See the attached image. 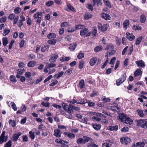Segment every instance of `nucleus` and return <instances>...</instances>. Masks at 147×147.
Instances as JSON below:
<instances>
[{
    "label": "nucleus",
    "mask_w": 147,
    "mask_h": 147,
    "mask_svg": "<svg viewBox=\"0 0 147 147\" xmlns=\"http://www.w3.org/2000/svg\"><path fill=\"white\" fill-rule=\"evenodd\" d=\"M83 139L82 138H80L76 140V142L78 144H84L88 142L89 141L92 142L93 141V139L92 138L84 136H83Z\"/></svg>",
    "instance_id": "nucleus-1"
},
{
    "label": "nucleus",
    "mask_w": 147,
    "mask_h": 147,
    "mask_svg": "<svg viewBox=\"0 0 147 147\" xmlns=\"http://www.w3.org/2000/svg\"><path fill=\"white\" fill-rule=\"evenodd\" d=\"M118 117L121 120V121L127 124H129L130 122H133L129 117H127L125 114L122 113L119 115L118 116Z\"/></svg>",
    "instance_id": "nucleus-2"
},
{
    "label": "nucleus",
    "mask_w": 147,
    "mask_h": 147,
    "mask_svg": "<svg viewBox=\"0 0 147 147\" xmlns=\"http://www.w3.org/2000/svg\"><path fill=\"white\" fill-rule=\"evenodd\" d=\"M127 76L126 72L124 73L121 76V77L117 80L116 81L117 86H119L125 80Z\"/></svg>",
    "instance_id": "nucleus-3"
},
{
    "label": "nucleus",
    "mask_w": 147,
    "mask_h": 147,
    "mask_svg": "<svg viewBox=\"0 0 147 147\" xmlns=\"http://www.w3.org/2000/svg\"><path fill=\"white\" fill-rule=\"evenodd\" d=\"M138 126H140L142 128H146L147 125V119H139L137 121Z\"/></svg>",
    "instance_id": "nucleus-4"
},
{
    "label": "nucleus",
    "mask_w": 147,
    "mask_h": 147,
    "mask_svg": "<svg viewBox=\"0 0 147 147\" xmlns=\"http://www.w3.org/2000/svg\"><path fill=\"white\" fill-rule=\"evenodd\" d=\"M108 26L107 24H104L103 25L99 22L98 24V28L99 30L105 32L107 29Z\"/></svg>",
    "instance_id": "nucleus-5"
},
{
    "label": "nucleus",
    "mask_w": 147,
    "mask_h": 147,
    "mask_svg": "<svg viewBox=\"0 0 147 147\" xmlns=\"http://www.w3.org/2000/svg\"><path fill=\"white\" fill-rule=\"evenodd\" d=\"M120 142L121 144L127 145L131 142V139L127 137H124L120 139Z\"/></svg>",
    "instance_id": "nucleus-6"
},
{
    "label": "nucleus",
    "mask_w": 147,
    "mask_h": 147,
    "mask_svg": "<svg viewBox=\"0 0 147 147\" xmlns=\"http://www.w3.org/2000/svg\"><path fill=\"white\" fill-rule=\"evenodd\" d=\"M138 67L141 68H144L145 66L144 62L142 60L137 61L135 62Z\"/></svg>",
    "instance_id": "nucleus-7"
},
{
    "label": "nucleus",
    "mask_w": 147,
    "mask_h": 147,
    "mask_svg": "<svg viewBox=\"0 0 147 147\" xmlns=\"http://www.w3.org/2000/svg\"><path fill=\"white\" fill-rule=\"evenodd\" d=\"M126 35L127 38L130 41L133 40L135 38V36L132 33L129 32L126 33Z\"/></svg>",
    "instance_id": "nucleus-8"
},
{
    "label": "nucleus",
    "mask_w": 147,
    "mask_h": 147,
    "mask_svg": "<svg viewBox=\"0 0 147 147\" xmlns=\"http://www.w3.org/2000/svg\"><path fill=\"white\" fill-rule=\"evenodd\" d=\"M62 105L63 106V108L64 110L66 111H68L70 113H71V112H73V110H72L69 106H68L67 105L66 103H62Z\"/></svg>",
    "instance_id": "nucleus-9"
},
{
    "label": "nucleus",
    "mask_w": 147,
    "mask_h": 147,
    "mask_svg": "<svg viewBox=\"0 0 147 147\" xmlns=\"http://www.w3.org/2000/svg\"><path fill=\"white\" fill-rule=\"evenodd\" d=\"M62 134V132L59 129H56L54 130L53 135L58 138L61 137Z\"/></svg>",
    "instance_id": "nucleus-10"
},
{
    "label": "nucleus",
    "mask_w": 147,
    "mask_h": 147,
    "mask_svg": "<svg viewBox=\"0 0 147 147\" xmlns=\"http://www.w3.org/2000/svg\"><path fill=\"white\" fill-rule=\"evenodd\" d=\"M5 132L3 131L0 136V144H1L4 142H6L5 141Z\"/></svg>",
    "instance_id": "nucleus-11"
},
{
    "label": "nucleus",
    "mask_w": 147,
    "mask_h": 147,
    "mask_svg": "<svg viewBox=\"0 0 147 147\" xmlns=\"http://www.w3.org/2000/svg\"><path fill=\"white\" fill-rule=\"evenodd\" d=\"M22 134V133L20 132H18L17 134H14L12 136L13 141H17L19 137Z\"/></svg>",
    "instance_id": "nucleus-12"
},
{
    "label": "nucleus",
    "mask_w": 147,
    "mask_h": 147,
    "mask_svg": "<svg viewBox=\"0 0 147 147\" xmlns=\"http://www.w3.org/2000/svg\"><path fill=\"white\" fill-rule=\"evenodd\" d=\"M101 17L102 18H104L106 20H110L111 18V17L109 14L105 13H102L101 14Z\"/></svg>",
    "instance_id": "nucleus-13"
},
{
    "label": "nucleus",
    "mask_w": 147,
    "mask_h": 147,
    "mask_svg": "<svg viewBox=\"0 0 147 147\" xmlns=\"http://www.w3.org/2000/svg\"><path fill=\"white\" fill-rule=\"evenodd\" d=\"M141 68L138 69H137L134 73V76L135 77H138L139 76H141L142 74V71H141Z\"/></svg>",
    "instance_id": "nucleus-14"
},
{
    "label": "nucleus",
    "mask_w": 147,
    "mask_h": 147,
    "mask_svg": "<svg viewBox=\"0 0 147 147\" xmlns=\"http://www.w3.org/2000/svg\"><path fill=\"white\" fill-rule=\"evenodd\" d=\"M97 58L95 57L91 58L89 61V64L91 66H94L96 62Z\"/></svg>",
    "instance_id": "nucleus-15"
},
{
    "label": "nucleus",
    "mask_w": 147,
    "mask_h": 147,
    "mask_svg": "<svg viewBox=\"0 0 147 147\" xmlns=\"http://www.w3.org/2000/svg\"><path fill=\"white\" fill-rule=\"evenodd\" d=\"M88 31V28H84L82 29L80 31V34L82 36L85 35Z\"/></svg>",
    "instance_id": "nucleus-16"
},
{
    "label": "nucleus",
    "mask_w": 147,
    "mask_h": 147,
    "mask_svg": "<svg viewBox=\"0 0 147 147\" xmlns=\"http://www.w3.org/2000/svg\"><path fill=\"white\" fill-rule=\"evenodd\" d=\"M130 24L129 20H125L123 23V28L125 30L127 29L128 26H129Z\"/></svg>",
    "instance_id": "nucleus-17"
},
{
    "label": "nucleus",
    "mask_w": 147,
    "mask_h": 147,
    "mask_svg": "<svg viewBox=\"0 0 147 147\" xmlns=\"http://www.w3.org/2000/svg\"><path fill=\"white\" fill-rule=\"evenodd\" d=\"M92 15L90 14L89 12H86L84 14V18L85 20H88L92 18Z\"/></svg>",
    "instance_id": "nucleus-18"
},
{
    "label": "nucleus",
    "mask_w": 147,
    "mask_h": 147,
    "mask_svg": "<svg viewBox=\"0 0 147 147\" xmlns=\"http://www.w3.org/2000/svg\"><path fill=\"white\" fill-rule=\"evenodd\" d=\"M92 125L94 129L97 131L100 130L101 127V125L96 123H92Z\"/></svg>",
    "instance_id": "nucleus-19"
},
{
    "label": "nucleus",
    "mask_w": 147,
    "mask_h": 147,
    "mask_svg": "<svg viewBox=\"0 0 147 147\" xmlns=\"http://www.w3.org/2000/svg\"><path fill=\"white\" fill-rule=\"evenodd\" d=\"M107 129L111 131H117L118 130V127L117 125L115 126H109L107 127Z\"/></svg>",
    "instance_id": "nucleus-20"
},
{
    "label": "nucleus",
    "mask_w": 147,
    "mask_h": 147,
    "mask_svg": "<svg viewBox=\"0 0 147 147\" xmlns=\"http://www.w3.org/2000/svg\"><path fill=\"white\" fill-rule=\"evenodd\" d=\"M58 57L59 56L58 54H55L49 59V61L51 62L54 63L56 61Z\"/></svg>",
    "instance_id": "nucleus-21"
},
{
    "label": "nucleus",
    "mask_w": 147,
    "mask_h": 147,
    "mask_svg": "<svg viewBox=\"0 0 147 147\" xmlns=\"http://www.w3.org/2000/svg\"><path fill=\"white\" fill-rule=\"evenodd\" d=\"M143 111L144 110L138 109L136 110V112L140 117H143L145 116V114L144 113Z\"/></svg>",
    "instance_id": "nucleus-22"
},
{
    "label": "nucleus",
    "mask_w": 147,
    "mask_h": 147,
    "mask_svg": "<svg viewBox=\"0 0 147 147\" xmlns=\"http://www.w3.org/2000/svg\"><path fill=\"white\" fill-rule=\"evenodd\" d=\"M64 134L71 139L74 138L75 137V135L74 134L70 132H64Z\"/></svg>",
    "instance_id": "nucleus-23"
},
{
    "label": "nucleus",
    "mask_w": 147,
    "mask_h": 147,
    "mask_svg": "<svg viewBox=\"0 0 147 147\" xmlns=\"http://www.w3.org/2000/svg\"><path fill=\"white\" fill-rule=\"evenodd\" d=\"M49 45H45L42 46L41 49V51L42 52L45 51L49 48Z\"/></svg>",
    "instance_id": "nucleus-24"
},
{
    "label": "nucleus",
    "mask_w": 147,
    "mask_h": 147,
    "mask_svg": "<svg viewBox=\"0 0 147 147\" xmlns=\"http://www.w3.org/2000/svg\"><path fill=\"white\" fill-rule=\"evenodd\" d=\"M67 6L69 9L70 11H72L74 12H76V9L70 3H67Z\"/></svg>",
    "instance_id": "nucleus-25"
},
{
    "label": "nucleus",
    "mask_w": 147,
    "mask_h": 147,
    "mask_svg": "<svg viewBox=\"0 0 147 147\" xmlns=\"http://www.w3.org/2000/svg\"><path fill=\"white\" fill-rule=\"evenodd\" d=\"M36 63V62L34 61H29L28 63L27 66L30 67H33L35 65Z\"/></svg>",
    "instance_id": "nucleus-26"
},
{
    "label": "nucleus",
    "mask_w": 147,
    "mask_h": 147,
    "mask_svg": "<svg viewBox=\"0 0 147 147\" xmlns=\"http://www.w3.org/2000/svg\"><path fill=\"white\" fill-rule=\"evenodd\" d=\"M57 40L55 39H53L51 40H49L47 41V43L52 45H55L56 43Z\"/></svg>",
    "instance_id": "nucleus-27"
},
{
    "label": "nucleus",
    "mask_w": 147,
    "mask_h": 147,
    "mask_svg": "<svg viewBox=\"0 0 147 147\" xmlns=\"http://www.w3.org/2000/svg\"><path fill=\"white\" fill-rule=\"evenodd\" d=\"M114 47L113 45L110 44L108 45L105 49V50L107 51H109L114 49Z\"/></svg>",
    "instance_id": "nucleus-28"
},
{
    "label": "nucleus",
    "mask_w": 147,
    "mask_h": 147,
    "mask_svg": "<svg viewBox=\"0 0 147 147\" xmlns=\"http://www.w3.org/2000/svg\"><path fill=\"white\" fill-rule=\"evenodd\" d=\"M101 99L104 103L109 102L111 101V99L109 98H106L105 96H103Z\"/></svg>",
    "instance_id": "nucleus-29"
},
{
    "label": "nucleus",
    "mask_w": 147,
    "mask_h": 147,
    "mask_svg": "<svg viewBox=\"0 0 147 147\" xmlns=\"http://www.w3.org/2000/svg\"><path fill=\"white\" fill-rule=\"evenodd\" d=\"M140 21L141 23H144L146 20V17L144 14H142L140 16Z\"/></svg>",
    "instance_id": "nucleus-30"
},
{
    "label": "nucleus",
    "mask_w": 147,
    "mask_h": 147,
    "mask_svg": "<svg viewBox=\"0 0 147 147\" xmlns=\"http://www.w3.org/2000/svg\"><path fill=\"white\" fill-rule=\"evenodd\" d=\"M102 47L101 45H99L96 47L94 49V51L96 52H98L102 51Z\"/></svg>",
    "instance_id": "nucleus-31"
},
{
    "label": "nucleus",
    "mask_w": 147,
    "mask_h": 147,
    "mask_svg": "<svg viewBox=\"0 0 147 147\" xmlns=\"http://www.w3.org/2000/svg\"><path fill=\"white\" fill-rule=\"evenodd\" d=\"M143 37L142 36H140L136 40L135 44L136 45H138L140 44L143 39Z\"/></svg>",
    "instance_id": "nucleus-32"
},
{
    "label": "nucleus",
    "mask_w": 147,
    "mask_h": 147,
    "mask_svg": "<svg viewBox=\"0 0 147 147\" xmlns=\"http://www.w3.org/2000/svg\"><path fill=\"white\" fill-rule=\"evenodd\" d=\"M77 46V44L76 43L71 44L69 47V49L73 51L74 50Z\"/></svg>",
    "instance_id": "nucleus-33"
},
{
    "label": "nucleus",
    "mask_w": 147,
    "mask_h": 147,
    "mask_svg": "<svg viewBox=\"0 0 147 147\" xmlns=\"http://www.w3.org/2000/svg\"><path fill=\"white\" fill-rule=\"evenodd\" d=\"M47 37L48 39H51L52 38H56V35L55 33H51L47 35Z\"/></svg>",
    "instance_id": "nucleus-34"
},
{
    "label": "nucleus",
    "mask_w": 147,
    "mask_h": 147,
    "mask_svg": "<svg viewBox=\"0 0 147 147\" xmlns=\"http://www.w3.org/2000/svg\"><path fill=\"white\" fill-rule=\"evenodd\" d=\"M2 42L3 45L5 46L8 43V40L7 38L3 37L2 38Z\"/></svg>",
    "instance_id": "nucleus-35"
},
{
    "label": "nucleus",
    "mask_w": 147,
    "mask_h": 147,
    "mask_svg": "<svg viewBox=\"0 0 147 147\" xmlns=\"http://www.w3.org/2000/svg\"><path fill=\"white\" fill-rule=\"evenodd\" d=\"M84 81L82 79L79 82V85L80 88H84L85 86V84L84 83Z\"/></svg>",
    "instance_id": "nucleus-36"
},
{
    "label": "nucleus",
    "mask_w": 147,
    "mask_h": 147,
    "mask_svg": "<svg viewBox=\"0 0 147 147\" xmlns=\"http://www.w3.org/2000/svg\"><path fill=\"white\" fill-rule=\"evenodd\" d=\"M9 122V125L13 127H14L16 126V122L14 120H13L11 119H10Z\"/></svg>",
    "instance_id": "nucleus-37"
},
{
    "label": "nucleus",
    "mask_w": 147,
    "mask_h": 147,
    "mask_svg": "<svg viewBox=\"0 0 147 147\" xmlns=\"http://www.w3.org/2000/svg\"><path fill=\"white\" fill-rule=\"evenodd\" d=\"M104 4L109 8L111 7V5L108 0H103Z\"/></svg>",
    "instance_id": "nucleus-38"
},
{
    "label": "nucleus",
    "mask_w": 147,
    "mask_h": 147,
    "mask_svg": "<svg viewBox=\"0 0 147 147\" xmlns=\"http://www.w3.org/2000/svg\"><path fill=\"white\" fill-rule=\"evenodd\" d=\"M84 26L81 24H78L76 25L75 26V31L80 29H82L84 28Z\"/></svg>",
    "instance_id": "nucleus-39"
},
{
    "label": "nucleus",
    "mask_w": 147,
    "mask_h": 147,
    "mask_svg": "<svg viewBox=\"0 0 147 147\" xmlns=\"http://www.w3.org/2000/svg\"><path fill=\"white\" fill-rule=\"evenodd\" d=\"M145 143L143 142H137L136 143V147H144Z\"/></svg>",
    "instance_id": "nucleus-40"
},
{
    "label": "nucleus",
    "mask_w": 147,
    "mask_h": 147,
    "mask_svg": "<svg viewBox=\"0 0 147 147\" xmlns=\"http://www.w3.org/2000/svg\"><path fill=\"white\" fill-rule=\"evenodd\" d=\"M64 72L63 71H61L59 73H57V74H55L54 75V78L57 76V79H58L59 78L61 77L63 74Z\"/></svg>",
    "instance_id": "nucleus-41"
},
{
    "label": "nucleus",
    "mask_w": 147,
    "mask_h": 147,
    "mask_svg": "<svg viewBox=\"0 0 147 147\" xmlns=\"http://www.w3.org/2000/svg\"><path fill=\"white\" fill-rule=\"evenodd\" d=\"M84 56V54L83 53H80L78 54L77 56V58L80 59L83 58Z\"/></svg>",
    "instance_id": "nucleus-42"
},
{
    "label": "nucleus",
    "mask_w": 147,
    "mask_h": 147,
    "mask_svg": "<svg viewBox=\"0 0 147 147\" xmlns=\"http://www.w3.org/2000/svg\"><path fill=\"white\" fill-rule=\"evenodd\" d=\"M11 140H9L5 144L4 147H11Z\"/></svg>",
    "instance_id": "nucleus-43"
},
{
    "label": "nucleus",
    "mask_w": 147,
    "mask_h": 147,
    "mask_svg": "<svg viewBox=\"0 0 147 147\" xmlns=\"http://www.w3.org/2000/svg\"><path fill=\"white\" fill-rule=\"evenodd\" d=\"M10 80L11 81L15 83L17 82V80L15 77L13 75H11L9 77Z\"/></svg>",
    "instance_id": "nucleus-44"
},
{
    "label": "nucleus",
    "mask_w": 147,
    "mask_h": 147,
    "mask_svg": "<svg viewBox=\"0 0 147 147\" xmlns=\"http://www.w3.org/2000/svg\"><path fill=\"white\" fill-rule=\"evenodd\" d=\"M133 30H141L142 29V27L139 25L136 26L133 25Z\"/></svg>",
    "instance_id": "nucleus-45"
},
{
    "label": "nucleus",
    "mask_w": 147,
    "mask_h": 147,
    "mask_svg": "<svg viewBox=\"0 0 147 147\" xmlns=\"http://www.w3.org/2000/svg\"><path fill=\"white\" fill-rule=\"evenodd\" d=\"M98 146L96 145L94 143L91 142L88 143L87 145V147H98Z\"/></svg>",
    "instance_id": "nucleus-46"
},
{
    "label": "nucleus",
    "mask_w": 147,
    "mask_h": 147,
    "mask_svg": "<svg viewBox=\"0 0 147 147\" xmlns=\"http://www.w3.org/2000/svg\"><path fill=\"white\" fill-rule=\"evenodd\" d=\"M84 62L83 60H82L80 61L79 63V68L80 69H82L84 67Z\"/></svg>",
    "instance_id": "nucleus-47"
},
{
    "label": "nucleus",
    "mask_w": 147,
    "mask_h": 147,
    "mask_svg": "<svg viewBox=\"0 0 147 147\" xmlns=\"http://www.w3.org/2000/svg\"><path fill=\"white\" fill-rule=\"evenodd\" d=\"M86 7L89 10L92 11L93 10V5L90 3H88L87 4Z\"/></svg>",
    "instance_id": "nucleus-48"
},
{
    "label": "nucleus",
    "mask_w": 147,
    "mask_h": 147,
    "mask_svg": "<svg viewBox=\"0 0 147 147\" xmlns=\"http://www.w3.org/2000/svg\"><path fill=\"white\" fill-rule=\"evenodd\" d=\"M10 32V30L9 29H5L3 31V34L4 36L7 35Z\"/></svg>",
    "instance_id": "nucleus-49"
},
{
    "label": "nucleus",
    "mask_w": 147,
    "mask_h": 147,
    "mask_svg": "<svg viewBox=\"0 0 147 147\" xmlns=\"http://www.w3.org/2000/svg\"><path fill=\"white\" fill-rule=\"evenodd\" d=\"M54 5V2L53 1H47L45 3V5L47 7H49Z\"/></svg>",
    "instance_id": "nucleus-50"
},
{
    "label": "nucleus",
    "mask_w": 147,
    "mask_h": 147,
    "mask_svg": "<svg viewBox=\"0 0 147 147\" xmlns=\"http://www.w3.org/2000/svg\"><path fill=\"white\" fill-rule=\"evenodd\" d=\"M40 16H42V13L37 12L34 14L33 17L34 19H36L38 18Z\"/></svg>",
    "instance_id": "nucleus-51"
},
{
    "label": "nucleus",
    "mask_w": 147,
    "mask_h": 147,
    "mask_svg": "<svg viewBox=\"0 0 147 147\" xmlns=\"http://www.w3.org/2000/svg\"><path fill=\"white\" fill-rule=\"evenodd\" d=\"M30 135V137L32 140H33L35 137L34 132H32L31 131H30L29 133Z\"/></svg>",
    "instance_id": "nucleus-52"
},
{
    "label": "nucleus",
    "mask_w": 147,
    "mask_h": 147,
    "mask_svg": "<svg viewBox=\"0 0 147 147\" xmlns=\"http://www.w3.org/2000/svg\"><path fill=\"white\" fill-rule=\"evenodd\" d=\"M73 69L72 68H70L67 70L65 72L64 74L65 75H69L72 73Z\"/></svg>",
    "instance_id": "nucleus-53"
},
{
    "label": "nucleus",
    "mask_w": 147,
    "mask_h": 147,
    "mask_svg": "<svg viewBox=\"0 0 147 147\" xmlns=\"http://www.w3.org/2000/svg\"><path fill=\"white\" fill-rule=\"evenodd\" d=\"M21 9L19 7H16L14 10V12L16 14L19 13L21 11Z\"/></svg>",
    "instance_id": "nucleus-54"
},
{
    "label": "nucleus",
    "mask_w": 147,
    "mask_h": 147,
    "mask_svg": "<svg viewBox=\"0 0 147 147\" xmlns=\"http://www.w3.org/2000/svg\"><path fill=\"white\" fill-rule=\"evenodd\" d=\"M41 105L45 107H47L49 108L50 107V104L48 102H43L41 103Z\"/></svg>",
    "instance_id": "nucleus-55"
},
{
    "label": "nucleus",
    "mask_w": 147,
    "mask_h": 147,
    "mask_svg": "<svg viewBox=\"0 0 147 147\" xmlns=\"http://www.w3.org/2000/svg\"><path fill=\"white\" fill-rule=\"evenodd\" d=\"M18 72L17 74H19V75H21L23 74L25 71V69L24 68L19 69L17 70Z\"/></svg>",
    "instance_id": "nucleus-56"
},
{
    "label": "nucleus",
    "mask_w": 147,
    "mask_h": 147,
    "mask_svg": "<svg viewBox=\"0 0 147 147\" xmlns=\"http://www.w3.org/2000/svg\"><path fill=\"white\" fill-rule=\"evenodd\" d=\"M69 23L67 22H64L61 24V27H67V26H70Z\"/></svg>",
    "instance_id": "nucleus-57"
},
{
    "label": "nucleus",
    "mask_w": 147,
    "mask_h": 147,
    "mask_svg": "<svg viewBox=\"0 0 147 147\" xmlns=\"http://www.w3.org/2000/svg\"><path fill=\"white\" fill-rule=\"evenodd\" d=\"M24 76L27 78H30L32 76V74L30 72H26L25 73Z\"/></svg>",
    "instance_id": "nucleus-58"
},
{
    "label": "nucleus",
    "mask_w": 147,
    "mask_h": 147,
    "mask_svg": "<svg viewBox=\"0 0 147 147\" xmlns=\"http://www.w3.org/2000/svg\"><path fill=\"white\" fill-rule=\"evenodd\" d=\"M7 20V17L4 16L2 17L0 20V22L1 23L5 22Z\"/></svg>",
    "instance_id": "nucleus-59"
},
{
    "label": "nucleus",
    "mask_w": 147,
    "mask_h": 147,
    "mask_svg": "<svg viewBox=\"0 0 147 147\" xmlns=\"http://www.w3.org/2000/svg\"><path fill=\"white\" fill-rule=\"evenodd\" d=\"M55 142L57 143H59L63 144V142L64 141L63 140L59 138L56 139L55 140Z\"/></svg>",
    "instance_id": "nucleus-60"
},
{
    "label": "nucleus",
    "mask_w": 147,
    "mask_h": 147,
    "mask_svg": "<svg viewBox=\"0 0 147 147\" xmlns=\"http://www.w3.org/2000/svg\"><path fill=\"white\" fill-rule=\"evenodd\" d=\"M11 106L12 108L14 110V111H16L17 108L16 107V105L13 102H11Z\"/></svg>",
    "instance_id": "nucleus-61"
},
{
    "label": "nucleus",
    "mask_w": 147,
    "mask_h": 147,
    "mask_svg": "<svg viewBox=\"0 0 147 147\" xmlns=\"http://www.w3.org/2000/svg\"><path fill=\"white\" fill-rule=\"evenodd\" d=\"M25 43V40L24 39H22L19 44V47L20 48H22L24 46Z\"/></svg>",
    "instance_id": "nucleus-62"
},
{
    "label": "nucleus",
    "mask_w": 147,
    "mask_h": 147,
    "mask_svg": "<svg viewBox=\"0 0 147 147\" xmlns=\"http://www.w3.org/2000/svg\"><path fill=\"white\" fill-rule=\"evenodd\" d=\"M28 57L30 59H34L36 57L35 55L32 53L28 55Z\"/></svg>",
    "instance_id": "nucleus-63"
},
{
    "label": "nucleus",
    "mask_w": 147,
    "mask_h": 147,
    "mask_svg": "<svg viewBox=\"0 0 147 147\" xmlns=\"http://www.w3.org/2000/svg\"><path fill=\"white\" fill-rule=\"evenodd\" d=\"M22 137L23 138V140L24 142H27L28 141V138L26 135H23Z\"/></svg>",
    "instance_id": "nucleus-64"
}]
</instances>
